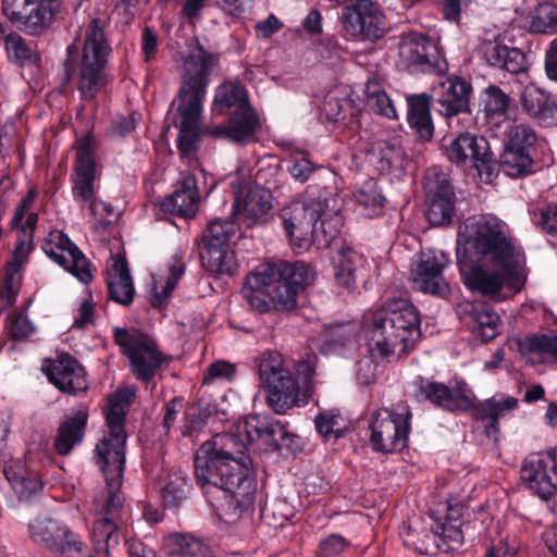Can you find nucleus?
Instances as JSON below:
<instances>
[{
	"label": "nucleus",
	"instance_id": "obj_1",
	"mask_svg": "<svg viewBox=\"0 0 557 557\" xmlns=\"http://www.w3.org/2000/svg\"><path fill=\"white\" fill-rule=\"evenodd\" d=\"M285 426L267 416L251 414L238 422L230 433L215 434L202 443L195 455V476L206 495L214 491L225 494L221 510L227 522H234L252 508L257 483L248 456L243 449L277 450L285 445Z\"/></svg>",
	"mask_w": 557,
	"mask_h": 557
},
{
	"label": "nucleus",
	"instance_id": "obj_2",
	"mask_svg": "<svg viewBox=\"0 0 557 557\" xmlns=\"http://www.w3.org/2000/svg\"><path fill=\"white\" fill-rule=\"evenodd\" d=\"M218 64V55L207 51L199 40L184 62V75L180 88V106L177 112L181 116L177 147L184 157H189L197 149L200 128L199 120L202 111V101L207 92L208 76ZM260 122L250 109L232 111L226 125L207 126L201 133L216 139H228L235 144H247L255 140Z\"/></svg>",
	"mask_w": 557,
	"mask_h": 557
},
{
	"label": "nucleus",
	"instance_id": "obj_3",
	"mask_svg": "<svg viewBox=\"0 0 557 557\" xmlns=\"http://www.w3.org/2000/svg\"><path fill=\"white\" fill-rule=\"evenodd\" d=\"M465 244V249H473L474 252L492 263L491 268L482 265L468 267L460 259V248H457V257L460 273L465 285L483 296H495L504 286L520 290L525 281L524 257L516 247L505 223L494 219L482 216L470 224Z\"/></svg>",
	"mask_w": 557,
	"mask_h": 557
},
{
	"label": "nucleus",
	"instance_id": "obj_4",
	"mask_svg": "<svg viewBox=\"0 0 557 557\" xmlns=\"http://www.w3.org/2000/svg\"><path fill=\"white\" fill-rule=\"evenodd\" d=\"M108 431L96 445L95 460L106 479V491L96 495L92 503L95 535L98 541L120 543L119 523L124 513L121 494L125 466L126 434L123 426L107 424Z\"/></svg>",
	"mask_w": 557,
	"mask_h": 557
},
{
	"label": "nucleus",
	"instance_id": "obj_5",
	"mask_svg": "<svg viewBox=\"0 0 557 557\" xmlns=\"http://www.w3.org/2000/svg\"><path fill=\"white\" fill-rule=\"evenodd\" d=\"M306 201H294L281 211L284 228L294 249L312 244L329 246L343 226L342 201L334 187H326Z\"/></svg>",
	"mask_w": 557,
	"mask_h": 557
},
{
	"label": "nucleus",
	"instance_id": "obj_6",
	"mask_svg": "<svg viewBox=\"0 0 557 557\" xmlns=\"http://www.w3.org/2000/svg\"><path fill=\"white\" fill-rule=\"evenodd\" d=\"M366 323L368 350L381 357L407 355L421 336L418 310L405 298L388 300Z\"/></svg>",
	"mask_w": 557,
	"mask_h": 557
},
{
	"label": "nucleus",
	"instance_id": "obj_7",
	"mask_svg": "<svg viewBox=\"0 0 557 557\" xmlns=\"http://www.w3.org/2000/svg\"><path fill=\"white\" fill-rule=\"evenodd\" d=\"M106 21L95 17L85 29L82 55L75 44L67 46L63 71L66 81H74L82 99L89 101L106 88L110 77L106 72L112 49L106 32Z\"/></svg>",
	"mask_w": 557,
	"mask_h": 557
},
{
	"label": "nucleus",
	"instance_id": "obj_8",
	"mask_svg": "<svg viewBox=\"0 0 557 557\" xmlns=\"http://www.w3.org/2000/svg\"><path fill=\"white\" fill-rule=\"evenodd\" d=\"M29 535L36 544L59 554L61 557H111L110 550L119 544L98 541L92 527L94 552L86 553L79 536L67 525L50 516L36 517L28 525Z\"/></svg>",
	"mask_w": 557,
	"mask_h": 557
},
{
	"label": "nucleus",
	"instance_id": "obj_9",
	"mask_svg": "<svg viewBox=\"0 0 557 557\" xmlns=\"http://www.w3.org/2000/svg\"><path fill=\"white\" fill-rule=\"evenodd\" d=\"M237 226L232 219H214L208 223L200 243V260L202 267L212 274L232 275L237 262L231 248V239Z\"/></svg>",
	"mask_w": 557,
	"mask_h": 557
},
{
	"label": "nucleus",
	"instance_id": "obj_10",
	"mask_svg": "<svg viewBox=\"0 0 557 557\" xmlns=\"http://www.w3.org/2000/svg\"><path fill=\"white\" fill-rule=\"evenodd\" d=\"M259 377L268 389V403L277 413H284L296 405L299 385L296 377L284 367L283 357L277 351L260 356Z\"/></svg>",
	"mask_w": 557,
	"mask_h": 557
},
{
	"label": "nucleus",
	"instance_id": "obj_11",
	"mask_svg": "<svg viewBox=\"0 0 557 557\" xmlns=\"http://www.w3.org/2000/svg\"><path fill=\"white\" fill-rule=\"evenodd\" d=\"M263 267L277 270V274L269 281L271 301L275 311L295 309L298 292L310 285L315 275L313 269L302 261H278L265 263Z\"/></svg>",
	"mask_w": 557,
	"mask_h": 557
},
{
	"label": "nucleus",
	"instance_id": "obj_12",
	"mask_svg": "<svg viewBox=\"0 0 557 557\" xmlns=\"http://www.w3.org/2000/svg\"><path fill=\"white\" fill-rule=\"evenodd\" d=\"M114 341L129 359L131 371L139 381L149 382L161 366L169 361L149 336L131 334L125 329H115Z\"/></svg>",
	"mask_w": 557,
	"mask_h": 557
},
{
	"label": "nucleus",
	"instance_id": "obj_13",
	"mask_svg": "<svg viewBox=\"0 0 557 557\" xmlns=\"http://www.w3.org/2000/svg\"><path fill=\"white\" fill-rule=\"evenodd\" d=\"M398 55L403 66L412 71L442 75L447 71V62L434 39L417 32L400 37Z\"/></svg>",
	"mask_w": 557,
	"mask_h": 557
},
{
	"label": "nucleus",
	"instance_id": "obj_14",
	"mask_svg": "<svg viewBox=\"0 0 557 557\" xmlns=\"http://www.w3.org/2000/svg\"><path fill=\"white\" fill-rule=\"evenodd\" d=\"M2 9L21 30L40 35L60 13V0H2Z\"/></svg>",
	"mask_w": 557,
	"mask_h": 557
},
{
	"label": "nucleus",
	"instance_id": "obj_15",
	"mask_svg": "<svg viewBox=\"0 0 557 557\" xmlns=\"http://www.w3.org/2000/svg\"><path fill=\"white\" fill-rule=\"evenodd\" d=\"M411 413L392 412L387 409L376 411L369 425L370 445L381 453L400 451L407 446Z\"/></svg>",
	"mask_w": 557,
	"mask_h": 557
},
{
	"label": "nucleus",
	"instance_id": "obj_16",
	"mask_svg": "<svg viewBox=\"0 0 557 557\" xmlns=\"http://www.w3.org/2000/svg\"><path fill=\"white\" fill-rule=\"evenodd\" d=\"M342 20L345 32L357 39L374 42L385 35V15L371 0H358L345 7Z\"/></svg>",
	"mask_w": 557,
	"mask_h": 557
},
{
	"label": "nucleus",
	"instance_id": "obj_17",
	"mask_svg": "<svg viewBox=\"0 0 557 557\" xmlns=\"http://www.w3.org/2000/svg\"><path fill=\"white\" fill-rule=\"evenodd\" d=\"M445 153L451 163L458 166L474 168L478 171L490 170L494 162V154L488 141L483 136L468 132L454 137L445 147Z\"/></svg>",
	"mask_w": 557,
	"mask_h": 557
},
{
	"label": "nucleus",
	"instance_id": "obj_18",
	"mask_svg": "<svg viewBox=\"0 0 557 557\" xmlns=\"http://www.w3.org/2000/svg\"><path fill=\"white\" fill-rule=\"evenodd\" d=\"M556 458L552 453L531 454L521 468V480L525 486L542 499H552L557 507V481L553 469Z\"/></svg>",
	"mask_w": 557,
	"mask_h": 557
},
{
	"label": "nucleus",
	"instance_id": "obj_19",
	"mask_svg": "<svg viewBox=\"0 0 557 557\" xmlns=\"http://www.w3.org/2000/svg\"><path fill=\"white\" fill-rule=\"evenodd\" d=\"M42 250L51 260L77 277L79 282L84 284L91 282L90 262L62 232H51L49 239L42 245Z\"/></svg>",
	"mask_w": 557,
	"mask_h": 557
},
{
	"label": "nucleus",
	"instance_id": "obj_20",
	"mask_svg": "<svg viewBox=\"0 0 557 557\" xmlns=\"http://www.w3.org/2000/svg\"><path fill=\"white\" fill-rule=\"evenodd\" d=\"M71 181L75 201L87 203L96 197L95 140L90 136H85L77 141Z\"/></svg>",
	"mask_w": 557,
	"mask_h": 557
},
{
	"label": "nucleus",
	"instance_id": "obj_21",
	"mask_svg": "<svg viewBox=\"0 0 557 557\" xmlns=\"http://www.w3.org/2000/svg\"><path fill=\"white\" fill-rule=\"evenodd\" d=\"M424 188L429 199L428 221L434 226L449 224L455 215V193L446 175L429 170Z\"/></svg>",
	"mask_w": 557,
	"mask_h": 557
},
{
	"label": "nucleus",
	"instance_id": "obj_22",
	"mask_svg": "<svg viewBox=\"0 0 557 557\" xmlns=\"http://www.w3.org/2000/svg\"><path fill=\"white\" fill-rule=\"evenodd\" d=\"M472 86L462 78H447L440 82L433 89V97L438 106V112L448 117L451 125L454 119L457 123L470 121L469 99Z\"/></svg>",
	"mask_w": 557,
	"mask_h": 557
},
{
	"label": "nucleus",
	"instance_id": "obj_23",
	"mask_svg": "<svg viewBox=\"0 0 557 557\" xmlns=\"http://www.w3.org/2000/svg\"><path fill=\"white\" fill-rule=\"evenodd\" d=\"M417 397L429 400L447 411H465L473 406V395L463 382L448 385L430 380H420Z\"/></svg>",
	"mask_w": 557,
	"mask_h": 557
},
{
	"label": "nucleus",
	"instance_id": "obj_24",
	"mask_svg": "<svg viewBox=\"0 0 557 557\" xmlns=\"http://www.w3.org/2000/svg\"><path fill=\"white\" fill-rule=\"evenodd\" d=\"M447 263L443 251L422 252L420 261L412 272V283L416 289L432 295L445 297L449 287L443 278V270Z\"/></svg>",
	"mask_w": 557,
	"mask_h": 557
},
{
	"label": "nucleus",
	"instance_id": "obj_25",
	"mask_svg": "<svg viewBox=\"0 0 557 557\" xmlns=\"http://www.w3.org/2000/svg\"><path fill=\"white\" fill-rule=\"evenodd\" d=\"M44 371L49 382L63 393L76 395L88 388L84 368L67 354L59 356Z\"/></svg>",
	"mask_w": 557,
	"mask_h": 557
},
{
	"label": "nucleus",
	"instance_id": "obj_26",
	"mask_svg": "<svg viewBox=\"0 0 557 557\" xmlns=\"http://www.w3.org/2000/svg\"><path fill=\"white\" fill-rule=\"evenodd\" d=\"M479 53L493 67L512 74H521L528 70L525 54L518 48L508 47L499 40H485L479 47Z\"/></svg>",
	"mask_w": 557,
	"mask_h": 557
},
{
	"label": "nucleus",
	"instance_id": "obj_27",
	"mask_svg": "<svg viewBox=\"0 0 557 557\" xmlns=\"http://www.w3.org/2000/svg\"><path fill=\"white\" fill-rule=\"evenodd\" d=\"M462 523H443L442 520H435V528L430 531L422 529L424 539L420 540L418 547L419 554L431 555L437 549H454L463 543L465 530Z\"/></svg>",
	"mask_w": 557,
	"mask_h": 557
},
{
	"label": "nucleus",
	"instance_id": "obj_28",
	"mask_svg": "<svg viewBox=\"0 0 557 557\" xmlns=\"http://www.w3.org/2000/svg\"><path fill=\"white\" fill-rule=\"evenodd\" d=\"M198 203L199 193L196 177L189 173H184L173 194L165 197L160 206L163 211L183 218H193L198 210Z\"/></svg>",
	"mask_w": 557,
	"mask_h": 557
},
{
	"label": "nucleus",
	"instance_id": "obj_29",
	"mask_svg": "<svg viewBox=\"0 0 557 557\" xmlns=\"http://www.w3.org/2000/svg\"><path fill=\"white\" fill-rule=\"evenodd\" d=\"M277 274V270L260 265L246 278L242 290L250 308L259 313H267L273 309L269 281Z\"/></svg>",
	"mask_w": 557,
	"mask_h": 557
},
{
	"label": "nucleus",
	"instance_id": "obj_30",
	"mask_svg": "<svg viewBox=\"0 0 557 557\" xmlns=\"http://www.w3.org/2000/svg\"><path fill=\"white\" fill-rule=\"evenodd\" d=\"M522 109L544 126L557 124V98L534 84L527 85L520 95Z\"/></svg>",
	"mask_w": 557,
	"mask_h": 557
},
{
	"label": "nucleus",
	"instance_id": "obj_31",
	"mask_svg": "<svg viewBox=\"0 0 557 557\" xmlns=\"http://www.w3.org/2000/svg\"><path fill=\"white\" fill-rule=\"evenodd\" d=\"M107 285L110 298L127 306L133 301L135 288L125 258L117 255L107 269Z\"/></svg>",
	"mask_w": 557,
	"mask_h": 557
},
{
	"label": "nucleus",
	"instance_id": "obj_32",
	"mask_svg": "<svg viewBox=\"0 0 557 557\" xmlns=\"http://www.w3.org/2000/svg\"><path fill=\"white\" fill-rule=\"evenodd\" d=\"M463 319L472 333L483 342L492 341L499 334L500 318L487 305H469Z\"/></svg>",
	"mask_w": 557,
	"mask_h": 557
},
{
	"label": "nucleus",
	"instance_id": "obj_33",
	"mask_svg": "<svg viewBox=\"0 0 557 557\" xmlns=\"http://www.w3.org/2000/svg\"><path fill=\"white\" fill-rule=\"evenodd\" d=\"M88 412L86 409H78L60 424L58 435L54 440V448L60 455H67L73 447L83 441L87 425Z\"/></svg>",
	"mask_w": 557,
	"mask_h": 557
},
{
	"label": "nucleus",
	"instance_id": "obj_34",
	"mask_svg": "<svg viewBox=\"0 0 557 557\" xmlns=\"http://www.w3.org/2000/svg\"><path fill=\"white\" fill-rule=\"evenodd\" d=\"M270 195L259 188L250 189L240 202L236 201L234 205V213L244 219L248 227L255 224H262L267 222V215L271 210Z\"/></svg>",
	"mask_w": 557,
	"mask_h": 557
},
{
	"label": "nucleus",
	"instance_id": "obj_35",
	"mask_svg": "<svg viewBox=\"0 0 557 557\" xmlns=\"http://www.w3.org/2000/svg\"><path fill=\"white\" fill-rule=\"evenodd\" d=\"M4 475L20 500L29 499L41 490L37 473L26 469L18 460L4 467Z\"/></svg>",
	"mask_w": 557,
	"mask_h": 557
},
{
	"label": "nucleus",
	"instance_id": "obj_36",
	"mask_svg": "<svg viewBox=\"0 0 557 557\" xmlns=\"http://www.w3.org/2000/svg\"><path fill=\"white\" fill-rule=\"evenodd\" d=\"M519 349L531 363L557 361V332L528 336L519 343Z\"/></svg>",
	"mask_w": 557,
	"mask_h": 557
},
{
	"label": "nucleus",
	"instance_id": "obj_37",
	"mask_svg": "<svg viewBox=\"0 0 557 557\" xmlns=\"http://www.w3.org/2000/svg\"><path fill=\"white\" fill-rule=\"evenodd\" d=\"M408 123L420 138L431 139L433 136V122L430 111V100L425 95H416L408 98Z\"/></svg>",
	"mask_w": 557,
	"mask_h": 557
},
{
	"label": "nucleus",
	"instance_id": "obj_38",
	"mask_svg": "<svg viewBox=\"0 0 557 557\" xmlns=\"http://www.w3.org/2000/svg\"><path fill=\"white\" fill-rule=\"evenodd\" d=\"M334 276L338 285L351 289L356 283L357 270L362 265V256L350 247H342L333 258Z\"/></svg>",
	"mask_w": 557,
	"mask_h": 557
},
{
	"label": "nucleus",
	"instance_id": "obj_39",
	"mask_svg": "<svg viewBox=\"0 0 557 557\" xmlns=\"http://www.w3.org/2000/svg\"><path fill=\"white\" fill-rule=\"evenodd\" d=\"M249 108L245 88L238 83H225L215 90L212 112L226 114Z\"/></svg>",
	"mask_w": 557,
	"mask_h": 557
},
{
	"label": "nucleus",
	"instance_id": "obj_40",
	"mask_svg": "<svg viewBox=\"0 0 557 557\" xmlns=\"http://www.w3.org/2000/svg\"><path fill=\"white\" fill-rule=\"evenodd\" d=\"M358 330V324L352 322L325 326L321 333V350L324 354H332L354 345L357 342Z\"/></svg>",
	"mask_w": 557,
	"mask_h": 557
},
{
	"label": "nucleus",
	"instance_id": "obj_41",
	"mask_svg": "<svg viewBox=\"0 0 557 557\" xmlns=\"http://www.w3.org/2000/svg\"><path fill=\"white\" fill-rule=\"evenodd\" d=\"M360 213L368 218L383 214L386 199L374 180L366 181L355 193Z\"/></svg>",
	"mask_w": 557,
	"mask_h": 557
},
{
	"label": "nucleus",
	"instance_id": "obj_42",
	"mask_svg": "<svg viewBox=\"0 0 557 557\" xmlns=\"http://www.w3.org/2000/svg\"><path fill=\"white\" fill-rule=\"evenodd\" d=\"M165 548L170 557H212L207 545L186 534H171Z\"/></svg>",
	"mask_w": 557,
	"mask_h": 557
},
{
	"label": "nucleus",
	"instance_id": "obj_43",
	"mask_svg": "<svg viewBox=\"0 0 557 557\" xmlns=\"http://www.w3.org/2000/svg\"><path fill=\"white\" fill-rule=\"evenodd\" d=\"M3 41L10 60L15 61L21 66L38 64V53L20 34L10 32L3 35Z\"/></svg>",
	"mask_w": 557,
	"mask_h": 557
},
{
	"label": "nucleus",
	"instance_id": "obj_44",
	"mask_svg": "<svg viewBox=\"0 0 557 557\" xmlns=\"http://www.w3.org/2000/svg\"><path fill=\"white\" fill-rule=\"evenodd\" d=\"M364 94L366 104L372 112L388 119L397 117L393 101L375 78L368 79Z\"/></svg>",
	"mask_w": 557,
	"mask_h": 557
},
{
	"label": "nucleus",
	"instance_id": "obj_45",
	"mask_svg": "<svg viewBox=\"0 0 557 557\" xmlns=\"http://www.w3.org/2000/svg\"><path fill=\"white\" fill-rule=\"evenodd\" d=\"M169 271L170 273L164 284L159 285L160 282H154V294L151 297V305L156 308L163 306L174 290L178 280L185 273V263L183 262L181 255L176 253L172 257Z\"/></svg>",
	"mask_w": 557,
	"mask_h": 557
},
{
	"label": "nucleus",
	"instance_id": "obj_46",
	"mask_svg": "<svg viewBox=\"0 0 557 557\" xmlns=\"http://www.w3.org/2000/svg\"><path fill=\"white\" fill-rule=\"evenodd\" d=\"M500 166L510 177L527 175L532 171V159L529 150H518L505 147L500 157Z\"/></svg>",
	"mask_w": 557,
	"mask_h": 557
},
{
	"label": "nucleus",
	"instance_id": "obj_47",
	"mask_svg": "<svg viewBox=\"0 0 557 557\" xmlns=\"http://www.w3.org/2000/svg\"><path fill=\"white\" fill-rule=\"evenodd\" d=\"M136 388L128 386L120 388L110 398V405L106 413L107 424H115L124 428L125 416L135 397Z\"/></svg>",
	"mask_w": 557,
	"mask_h": 557
},
{
	"label": "nucleus",
	"instance_id": "obj_48",
	"mask_svg": "<svg viewBox=\"0 0 557 557\" xmlns=\"http://www.w3.org/2000/svg\"><path fill=\"white\" fill-rule=\"evenodd\" d=\"M370 152L377 158L382 170H399L405 165V152L398 145L380 140L371 146Z\"/></svg>",
	"mask_w": 557,
	"mask_h": 557
},
{
	"label": "nucleus",
	"instance_id": "obj_49",
	"mask_svg": "<svg viewBox=\"0 0 557 557\" xmlns=\"http://www.w3.org/2000/svg\"><path fill=\"white\" fill-rule=\"evenodd\" d=\"M483 112L486 117L504 116L510 104V97L498 86H488L482 95Z\"/></svg>",
	"mask_w": 557,
	"mask_h": 557
},
{
	"label": "nucleus",
	"instance_id": "obj_50",
	"mask_svg": "<svg viewBox=\"0 0 557 557\" xmlns=\"http://www.w3.org/2000/svg\"><path fill=\"white\" fill-rule=\"evenodd\" d=\"M518 405V400L511 396L496 395L480 406V413L483 419H488L492 425L498 422L507 411L513 410Z\"/></svg>",
	"mask_w": 557,
	"mask_h": 557
},
{
	"label": "nucleus",
	"instance_id": "obj_51",
	"mask_svg": "<svg viewBox=\"0 0 557 557\" xmlns=\"http://www.w3.org/2000/svg\"><path fill=\"white\" fill-rule=\"evenodd\" d=\"M530 29L534 33L553 34L557 32V5L540 4L530 21Z\"/></svg>",
	"mask_w": 557,
	"mask_h": 557
},
{
	"label": "nucleus",
	"instance_id": "obj_52",
	"mask_svg": "<svg viewBox=\"0 0 557 557\" xmlns=\"http://www.w3.org/2000/svg\"><path fill=\"white\" fill-rule=\"evenodd\" d=\"M535 140L536 135L529 125L509 123L506 129L505 147L529 150Z\"/></svg>",
	"mask_w": 557,
	"mask_h": 557
},
{
	"label": "nucleus",
	"instance_id": "obj_53",
	"mask_svg": "<svg viewBox=\"0 0 557 557\" xmlns=\"http://www.w3.org/2000/svg\"><path fill=\"white\" fill-rule=\"evenodd\" d=\"M317 431L325 438L342 435L344 428V418L336 409L321 411L314 419Z\"/></svg>",
	"mask_w": 557,
	"mask_h": 557
},
{
	"label": "nucleus",
	"instance_id": "obj_54",
	"mask_svg": "<svg viewBox=\"0 0 557 557\" xmlns=\"http://www.w3.org/2000/svg\"><path fill=\"white\" fill-rule=\"evenodd\" d=\"M188 483L178 475L170 476L162 490L163 504L168 508H176L187 498Z\"/></svg>",
	"mask_w": 557,
	"mask_h": 557
},
{
	"label": "nucleus",
	"instance_id": "obj_55",
	"mask_svg": "<svg viewBox=\"0 0 557 557\" xmlns=\"http://www.w3.org/2000/svg\"><path fill=\"white\" fill-rule=\"evenodd\" d=\"M21 284L20 273L5 270L2 287L0 289V311H4L15 304Z\"/></svg>",
	"mask_w": 557,
	"mask_h": 557
},
{
	"label": "nucleus",
	"instance_id": "obj_56",
	"mask_svg": "<svg viewBox=\"0 0 557 557\" xmlns=\"http://www.w3.org/2000/svg\"><path fill=\"white\" fill-rule=\"evenodd\" d=\"M432 528H435V522L431 525H428L425 521L414 519L403 527L400 531V536L406 546L413 547L418 552L417 545H420L419 539H424V533L421 530L426 529L428 531H430Z\"/></svg>",
	"mask_w": 557,
	"mask_h": 557
},
{
	"label": "nucleus",
	"instance_id": "obj_57",
	"mask_svg": "<svg viewBox=\"0 0 557 557\" xmlns=\"http://www.w3.org/2000/svg\"><path fill=\"white\" fill-rule=\"evenodd\" d=\"M90 214L96 219L100 226H108L113 223V221L117 218V213L114 208L96 197L88 202Z\"/></svg>",
	"mask_w": 557,
	"mask_h": 557
},
{
	"label": "nucleus",
	"instance_id": "obj_58",
	"mask_svg": "<svg viewBox=\"0 0 557 557\" xmlns=\"http://www.w3.org/2000/svg\"><path fill=\"white\" fill-rule=\"evenodd\" d=\"M533 222L544 232L557 235V205H549L533 214Z\"/></svg>",
	"mask_w": 557,
	"mask_h": 557
},
{
	"label": "nucleus",
	"instance_id": "obj_59",
	"mask_svg": "<svg viewBox=\"0 0 557 557\" xmlns=\"http://www.w3.org/2000/svg\"><path fill=\"white\" fill-rule=\"evenodd\" d=\"M8 333L13 339H24L29 337L35 329L27 317L23 314H13L8 322Z\"/></svg>",
	"mask_w": 557,
	"mask_h": 557
},
{
	"label": "nucleus",
	"instance_id": "obj_60",
	"mask_svg": "<svg viewBox=\"0 0 557 557\" xmlns=\"http://www.w3.org/2000/svg\"><path fill=\"white\" fill-rule=\"evenodd\" d=\"M374 356L371 354L370 357H364L357 362L356 373L360 384L369 385L375 381L377 366L373 360Z\"/></svg>",
	"mask_w": 557,
	"mask_h": 557
},
{
	"label": "nucleus",
	"instance_id": "obj_61",
	"mask_svg": "<svg viewBox=\"0 0 557 557\" xmlns=\"http://www.w3.org/2000/svg\"><path fill=\"white\" fill-rule=\"evenodd\" d=\"M348 542L338 534H331L320 543V555L322 557H335L347 547Z\"/></svg>",
	"mask_w": 557,
	"mask_h": 557
},
{
	"label": "nucleus",
	"instance_id": "obj_62",
	"mask_svg": "<svg viewBox=\"0 0 557 557\" xmlns=\"http://www.w3.org/2000/svg\"><path fill=\"white\" fill-rule=\"evenodd\" d=\"M235 372V364L220 360L213 362L208 368L207 373L205 374V382H209L211 380H232Z\"/></svg>",
	"mask_w": 557,
	"mask_h": 557
},
{
	"label": "nucleus",
	"instance_id": "obj_63",
	"mask_svg": "<svg viewBox=\"0 0 557 557\" xmlns=\"http://www.w3.org/2000/svg\"><path fill=\"white\" fill-rule=\"evenodd\" d=\"M313 171L314 165L306 156H301L299 159L292 161L288 168L290 175L301 183L308 181Z\"/></svg>",
	"mask_w": 557,
	"mask_h": 557
},
{
	"label": "nucleus",
	"instance_id": "obj_64",
	"mask_svg": "<svg viewBox=\"0 0 557 557\" xmlns=\"http://www.w3.org/2000/svg\"><path fill=\"white\" fill-rule=\"evenodd\" d=\"M517 550L515 540L506 537L487 548L484 557H516Z\"/></svg>",
	"mask_w": 557,
	"mask_h": 557
}]
</instances>
